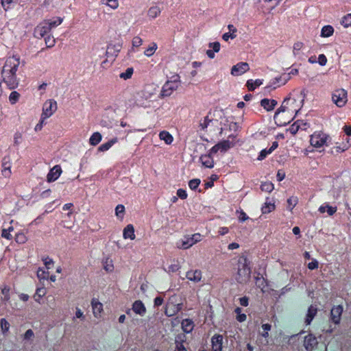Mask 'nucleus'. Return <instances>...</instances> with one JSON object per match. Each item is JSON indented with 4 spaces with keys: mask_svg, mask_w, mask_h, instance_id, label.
<instances>
[{
    "mask_svg": "<svg viewBox=\"0 0 351 351\" xmlns=\"http://www.w3.org/2000/svg\"><path fill=\"white\" fill-rule=\"evenodd\" d=\"M20 64V58L17 56L8 57L2 68L1 74L3 82L10 90L15 89L19 86L16 73Z\"/></svg>",
    "mask_w": 351,
    "mask_h": 351,
    "instance_id": "nucleus-1",
    "label": "nucleus"
},
{
    "mask_svg": "<svg viewBox=\"0 0 351 351\" xmlns=\"http://www.w3.org/2000/svg\"><path fill=\"white\" fill-rule=\"evenodd\" d=\"M251 269L246 257L241 256L238 260L237 274L236 280L239 283L243 284L250 278Z\"/></svg>",
    "mask_w": 351,
    "mask_h": 351,
    "instance_id": "nucleus-2",
    "label": "nucleus"
},
{
    "mask_svg": "<svg viewBox=\"0 0 351 351\" xmlns=\"http://www.w3.org/2000/svg\"><path fill=\"white\" fill-rule=\"evenodd\" d=\"M180 85V77L179 75H173L170 80H167L163 85L160 95L162 97L170 96L173 91L176 90Z\"/></svg>",
    "mask_w": 351,
    "mask_h": 351,
    "instance_id": "nucleus-3",
    "label": "nucleus"
},
{
    "mask_svg": "<svg viewBox=\"0 0 351 351\" xmlns=\"http://www.w3.org/2000/svg\"><path fill=\"white\" fill-rule=\"evenodd\" d=\"M57 110V103L53 99H49L46 101L43 105V113L41 116L43 119H46L50 117Z\"/></svg>",
    "mask_w": 351,
    "mask_h": 351,
    "instance_id": "nucleus-4",
    "label": "nucleus"
},
{
    "mask_svg": "<svg viewBox=\"0 0 351 351\" xmlns=\"http://www.w3.org/2000/svg\"><path fill=\"white\" fill-rule=\"evenodd\" d=\"M338 107H343L347 102V91L343 88L335 90L332 97Z\"/></svg>",
    "mask_w": 351,
    "mask_h": 351,
    "instance_id": "nucleus-5",
    "label": "nucleus"
},
{
    "mask_svg": "<svg viewBox=\"0 0 351 351\" xmlns=\"http://www.w3.org/2000/svg\"><path fill=\"white\" fill-rule=\"evenodd\" d=\"M327 138L328 136L325 134L315 133L314 134L311 135L310 141L312 146L315 147H320L326 144Z\"/></svg>",
    "mask_w": 351,
    "mask_h": 351,
    "instance_id": "nucleus-6",
    "label": "nucleus"
},
{
    "mask_svg": "<svg viewBox=\"0 0 351 351\" xmlns=\"http://www.w3.org/2000/svg\"><path fill=\"white\" fill-rule=\"evenodd\" d=\"M50 31L49 26L47 22L44 21L34 29V35L36 38H40L47 34Z\"/></svg>",
    "mask_w": 351,
    "mask_h": 351,
    "instance_id": "nucleus-7",
    "label": "nucleus"
},
{
    "mask_svg": "<svg viewBox=\"0 0 351 351\" xmlns=\"http://www.w3.org/2000/svg\"><path fill=\"white\" fill-rule=\"evenodd\" d=\"M201 237V234L198 233L194 234L191 237H186L184 240L182 241L180 247L183 249H188L196 243L200 241Z\"/></svg>",
    "mask_w": 351,
    "mask_h": 351,
    "instance_id": "nucleus-8",
    "label": "nucleus"
},
{
    "mask_svg": "<svg viewBox=\"0 0 351 351\" xmlns=\"http://www.w3.org/2000/svg\"><path fill=\"white\" fill-rule=\"evenodd\" d=\"M249 69L250 66L247 62H239L232 67L231 74L234 76H239L245 73Z\"/></svg>",
    "mask_w": 351,
    "mask_h": 351,
    "instance_id": "nucleus-9",
    "label": "nucleus"
},
{
    "mask_svg": "<svg viewBox=\"0 0 351 351\" xmlns=\"http://www.w3.org/2000/svg\"><path fill=\"white\" fill-rule=\"evenodd\" d=\"M318 344L317 338L312 334H308L304 337V347L306 351H313Z\"/></svg>",
    "mask_w": 351,
    "mask_h": 351,
    "instance_id": "nucleus-10",
    "label": "nucleus"
},
{
    "mask_svg": "<svg viewBox=\"0 0 351 351\" xmlns=\"http://www.w3.org/2000/svg\"><path fill=\"white\" fill-rule=\"evenodd\" d=\"M342 313L343 306L341 305H337L331 309L330 319L335 324H339L340 323Z\"/></svg>",
    "mask_w": 351,
    "mask_h": 351,
    "instance_id": "nucleus-11",
    "label": "nucleus"
},
{
    "mask_svg": "<svg viewBox=\"0 0 351 351\" xmlns=\"http://www.w3.org/2000/svg\"><path fill=\"white\" fill-rule=\"evenodd\" d=\"M62 173V169L60 165H55L50 169L47 176V180L48 182H51L56 180Z\"/></svg>",
    "mask_w": 351,
    "mask_h": 351,
    "instance_id": "nucleus-12",
    "label": "nucleus"
},
{
    "mask_svg": "<svg viewBox=\"0 0 351 351\" xmlns=\"http://www.w3.org/2000/svg\"><path fill=\"white\" fill-rule=\"evenodd\" d=\"M222 342H223V336L221 335H215L211 338L213 351H221L222 350Z\"/></svg>",
    "mask_w": 351,
    "mask_h": 351,
    "instance_id": "nucleus-13",
    "label": "nucleus"
},
{
    "mask_svg": "<svg viewBox=\"0 0 351 351\" xmlns=\"http://www.w3.org/2000/svg\"><path fill=\"white\" fill-rule=\"evenodd\" d=\"M2 174L5 178H9L12 173L10 157L5 156L2 160Z\"/></svg>",
    "mask_w": 351,
    "mask_h": 351,
    "instance_id": "nucleus-14",
    "label": "nucleus"
},
{
    "mask_svg": "<svg viewBox=\"0 0 351 351\" xmlns=\"http://www.w3.org/2000/svg\"><path fill=\"white\" fill-rule=\"evenodd\" d=\"M202 271L199 269L191 270L186 274V278L194 282H199L202 279Z\"/></svg>",
    "mask_w": 351,
    "mask_h": 351,
    "instance_id": "nucleus-15",
    "label": "nucleus"
},
{
    "mask_svg": "<svg viewBox=\"0 0 351 351\" xmlns=\"http://www.w3.org/2000/svg\"><path fill=\"white\" fill-rule=\"evenodd\" d=\"M234 138V136L232 135H230L228 136V140L222 141L217 144L220 152H226L230 148H231L232 147H233L234 145V143L230 141V138Z\"/></svg>",
    "mask_w": 351,
    "mask_h": 351,
    "instance_id": "nucleus-16",
    "label": "nucleus"
},
{
    "mask_svg": "<svg viewBox=\"0 0 351 351\" xmlns=\"http://www.w3.org/2000/svg\"><path fill=\"white\" fill-rule=\"evenodd\" d=\"M132 310L136 314L141 316H143L146 313V308L141 300H136L133 303Z\"/></svg>",
    "mask_w": 351,
    "mask_h": 351,
    "instance_id": "nucleus-17",
    "label": "nucleus"
},
{
    "mask_svg": "<svg viewBox=\"0 0 351 351\" xmlns=\"http://www.w3.org/2000/svg\"><path fill=\"white\" fill-rule=\"evenodd\" d=\"M208 47L212 49H208L206 55L208 58L213 59L215 58V52H219L220 50V43L219 42L210 43Z\"/></svg>",
    "mask_w": 351,
    "mask_h": 351,
    "instance_id": "nucleus-18",
    "label": "nucleus"
},
{
    "mask_svg": "<svg viewBox=\"0 0 351 351\" xmlns=\"http://www.w3.org/2000/svg\"><path fill=\"white\" fill-rule=\"evenodd\" d=\"M277 104V101L275 99H263L261 101V106L267 111L272 110Z\"/></svg>",
    "mask_w": 351,
    "mask_h": 351,
    "instance_id": "nucleus-19",
    "label": "nucleus"
},
{
    "mask_svg": "<svg viewBox=\"0 0 351 351\" xmlns=\"http://www.w3.org/2000/svg\"><path fill=\"white\" fill-rule=\"evenodd\" d=\"M123 237L125 239L134 240L135 239L134 228L132 224H128L123 229Z\"/></svg>",
    "mask_w": 351,
    "mask_h": 351,
    "instance_id": "nucleus-20",
    "label": "nucleus"
},
{
    "mask_svg": "<svg viewBox=\"0 0 351 351\" xmlns=\"http://www.w3.org/2000/svg\"><path fill=\"white\" fill-rule=\"evenodd\" d=\"M91 305L93 314L95 317H98L103 310V306L97 299L93 298L91 301Z\"/></svg>",
    "mask_w": 351,
    "mask_h": 351,
    "instance_id": "nucleus-21",
    "label": "nucleus"
},
{
    "mask_svg": "<svg viewBox=\"0 0 351 351\" xmlns=\"http://www.w3.org/2000/svg\"><path fill=\"white\" fill-rule=\"evenodd\" d=\"M317 312V308L315 306H314L313 305H311L308 307V311H307V314H306V319H305V323H306V325H309L311 323L312 320L313 319V318L316 315Z\"/></svg>",
    "mask_w": 351,
    "mask_h": 351,
    "instance_id": "nucleus-22",
    "label": "nucleus"
},
{
    "mask_svg": "<svg viewBox=\"0 0 351 351\" xmlns=\"http://www.w3.org/2000/svg\"><path fill=\"white\" fill-rule=\"evenodd\" d=\"M202 164L207 168H213L214 167V160L211 156L208 154L202 155L200 156Z\"/></svg>",
    "mask_w": 351,
    "mask_h": 351,
    "instance_id": "nucleus-23",
    "label": "nucleus"
},
{
    "mask_svg": "<svg viewBox=\"0 0 351 351\" xmlns=\"http://www.w3.org/2000/svg\"><path fill=\"white\" fill-rule=\"evenodd\" d=\"M121 49L120 45H110L106 49V56L108 57H116Z\"/></svg>",
    "mask_w": 351,
    "mask_h": 351,
    "instance_id": "nucleus-24",
    "label": "nucleus"
},
{
    "mask_svg": "<svg viewBox=\"0 0 351 351\" xmlns=\"http://www.w3.org/2000/svg\"><path fill=\"white\" fill-rule=\"evenodd\" d=\"M318 210L320 213H324L325 212H327L329 216H332L337 212V208L336 206H331L326 204L325 205L321 206Z\"/></svg>",
    "mask_w": 351,
    "mask_h": 351,
    "instance_id": "nucleus-25",
    "label": "nucleus"
},
{
    "mask_svg": "<svg viewBox=\"0 0 351 351\" xmlns=\"http://www.w3.org/2000/svg\"><path fill=\"white\" fill-rule=\"evenodd\" d=\"M181 325L182 330L186 333L191 332L194 327L193 322L190 319H183Z\"/></svg>",
    "mask_w": 351,
    "mask_h": 351,
    "instance_id": "nucleus-26",
    "label": "nucleus"
},
{
    "mask_svg": "<svg viewBox=\"0 0 351 351\" xmlns=\"http://www.w3.org/2000/svg\"><path fill=\"white\" fill-rule=\"evenodd\" d=\"M118 141V138L114 137L110 140L109 141L103 143L98 147L99 152H106L114 144H115Z\"/></svg>",
    "mask_w": 351,
    "mask_h": 351,
    "instance_id": "nucleus-27",
    "label": "nucleus"
},
{
    "mask_svg": "<svg viewBox=\"0 0 351 351\" xmlns=\"http://www.w3.org/2000/svg\"><path fill=\"white\" fill-rule=\"evenodd\" d=\"M263 84V80H256L253 81L252 80H248L246 82V86L250 91H253L254 89L261 86Z\"/></svg>",
    "mask_w": 351,
    "mask_h": 351,
    "instance_id": "nucleus-28",
    "label": "nucleus"
},
{
    "mask_svg": "<svg viewBox=\"0 0 351 351\" xmlns=\"http://www.w3.org/2000/svg\"><path fill=\"white\" fill-rule=\"evenodd\" d=\"M159 138L160 140L164 141L166 144L170 145L173 142V136L169 132L167 131H162L159 134Z\"/></svg>",
    "mask_w": 351,
    "mask_h": 351,
    "instance_id": "nucleus-29",
    "label": "nucleus"
},
{
    "mask_svg": "<svg viewBox=\"0 0 351 351\" xmlns=\"http://www.w3.org/2000/svg\"><path fill=\"white\" fill-rule=\"evenodd\" d=\"M101 138L102 136L99 132H94L89 138V143L93 146H95L100 143Z\"/></svg>",
    "mask_w": 351,
    "mask_h": 351,
    "instance_id": "nucleus-30",
    "label": "nucleus"
},
{
    "mask_svg": "<svg viewBox=\"0 0 351 351\" xmlns=\"http://www.w3.org/2000/svg\"><path fill=\"white\" fill-rule=\"evenodd\" d=\"M269 198H267V200L264 204V206H262L261 210L263 214H267L269 213L272 210L275 209V205L274 203H272L271 202H268Z\"/></svg>",
    "mask_w": 351,
    "mask_h": 351,
    "instance_id": "nucleus-31",
    "label": "nucleus"
},
{
    "mask_svg": "<svg viewBox=\"0 0 351 351\" xmlns=\"http://www.w3.org/2000/svg\"><path fill=\"white\" fill-rule=\"evenodd\" d=\"M334 33V28L331 25H325L322 27L321 31L322 37H329Z\"/></svg>",
    "mask_w": 351,
    "mask_h": 351,
    "instance_id": "nucleus-32",
    "label": "nucleus"
},
{
    "mask_svg": "<svg viewBox=\"0 0 351 351\" xmlns=\"http://www.w3.org/2000/svg\"><path fill=\"white\" fill-rule=\"evenodd\" d=\"M45 21L49 26V29L51 30L52 28L56 27L58 26L59 25H60L62 22V19L60 17H56V19L46 20Z\"/></svg>",
    "mask_w": 351,
    "mask_h": 351,
    "instance_id": "nucleus-33",
    "label": "nucleus"
},
{
    "mask_svg": "<svg viewBox=\"0 0 351 351\" xmlns=\"http://www.w3.org/2000/svg\"><path fill=\"white\" fill-rule=\"evenodd\" d=\"M161 12V10L158 6L151 7L148 10V16L152 19L156 18Z\"/></svg>",
    "mask_w": 351,
    "mask_h": 351,
    "instance_id": "nucleus-34",
    "label": "nucleus"
},
{
    "mask_svg": "<svg viewBox=\"0 0 351 351\" xmlns=\"http://www.w3.org/2000/svg\"><path fill=\"white\" fill-rule=\"evenodd\" d=\"M101 3L103 5H106L113 10H116L119 7L118 0H101Z\"/></svg>",
    "mask_w": 351,
    "mask_h": 351,
    "instance_id": "nucleus-35",
    "label": "nucleus"
},
{
    "mask_svg": "<svg viewBox=\"0 0 351 351\" xmlns=\"http://www.w3.org/2000/svg\"><path fill=\"white\" fill-rule=\"evenodd\" d=\"M289 99H290V97L285 98L284 99V101H282L281 106L277 109V110L276 111L275 114L274 116V119L275 120H276L278 119V116L280 112H283L286 111V110H287L286 104L288 102V101Z\"/></svg>",
    "mask_w": 351,
    "mask_h": 351,
    "instance_id": "nucleus-36",
    "label": "nucleus"
},
{
    "mask_svg": "<svg viewBox=\"0 0 351 351\" xmlns=\"http://www.w3.org/2000/svg\"><path fill=\"white\" fill-rule=\"evenodd\" d=\"M303 123L302 120H298V121H295L294 123H293L289 129V131L290 132V133H291L292 134H295L298 132V131L299 130V129L301 128L300 123Z\"/></svg>",
    "mask_w": 351,
    "mask_h": 351,
    "instance_id": "nucleus-37",
    "label": "nucleus"
},
{
    "mask_svg": "<svg viewBox=\"0 0 351 351\" xmlns=\"http://www.w3.org/2000/svg\"><path fill=\"white\" fill-rule=\"evenodd\" d=\"M157 49V45L156 43H152L151 46L149 47L144 52V54L147 56H152Z\"/></svg>",
    "mask_w": 351,
    "mask_h": 351,
    "instance_id": "nucleus-38",
    "label": "nucleus"
},
{
    "mask_svg": "<svg viewBox=\"0 0 351 351\" xmlns=\"http://www.w3.org/2000/svg\"><path fill=\"white\" fill-rule=\"evenodd\" d=\"M274 189V184L271 182H264L261 186V189L263 191L270 193Z\"/></svg>",
    "mask_w": 351,
    "mask_h": 351,
    "instance_id": "nucleus-39",
    "label": "nucleus"
},
{
    "mask_svg": "<svg viewBox=\"0 0 351 351\" xmlns=\"http://www.w3.org/2000/svg\"><path fill=\"white\" fill-rule=\"evenodd\" d=\"M133 68L129 67L126 69V71L123 73H121L119 75V77L124 80H128L131 78L132 74H133Z\"/></svg>",
    "mask_w": 351,
    "mask_h": 351,
    "instance_id": "nucleus-40",
    "label": "nucleus"
},
{
    "mask_svg": "<svg viewBox=\"0 0 351 351\" xmlns=\"http://www.w3.org/2000/svg\"><path fill=\"white\" fill-rule=\"evenodd\" d=\"M125 212V207L122 204H119L115 208V215L119 218H123Z\"/></svg>",
    "mask_w": 351,
    "mask_h": 351,
    "instance_id": "nucleus-41",
    "label": "nucleus"
},
{
    "mask_svg": "<svg viewBox=\"0 0 351 351\" xmlns=\"http://www.w3.org/2000/svg\"><path fill=\"white\" fill-rule=\"evenodd\" d=\"M341 24L346 28L351 26V18L349 14L345 15L341 21Z\"/></svg>",
    "mask_w": 351,
    "mask_h": 351,
    "instance_id": "nucleus-42",
    "label": "nucleus"
},
{
    "mask_svg": "<svg viewBox=\"0 0 351 351\" xmlns=\"http://www.w3.org/2000/svg\"><path fill=\"white\" fill-rule=\"evenodd\" d=\"M19 97H20V95L18 92L12 91L9 96L10 102L12 104L16 103L19 99Z\"/></svg>",
    "mask_w": 351,
    "mask_h": 351,
    "instance_id": "nucleus-43",
    "label": "nucleus"
},
{
    "mask_svg": "<svg viewBox=\"0 0 351 351\" xmlns=\"http://www.w3.org/2000/svg\"><path fill=\"white\" fill-rule=\"evenodd\" d=\"M15 241L18 243L23 244V243H25L26 242L27 238H26L25 235L23 233L19 232V233L16 234V236H15Z\"/></svg>",
    "mask_w": 351,
    "mask_h": 351,
    "instance_id": "nucleus-44",
    "label": "nucleus"
},
{
    "mask_svg": "<svg viewBox=\"0 0 351 351\" xmlns=\"http://www.w3.org/2000/svg\"><path fill=\"white\" fill-rule=\"evenodd\" d=\"M200 184L199 179H193L189 182V186L191 190H195Z\"/></svg>",
    "mask_w": 351,
    "mask_h": 351,
    "instance_id": "nucleus-45",
    "label": "nucleus"
},
{
    "mask_svg": "<svg viewBox=\"0 0 351 351\" xmlns=\"http://www.w3.org/2000/svg\"><path fill=\"white\" fill-rule=\"evenodd\" d=\"M0 325L3 333L8 331L10 324L5 320V319L2 318L0 319Z\"/></svg>",
    "mask_w": 351,
    "mask_h": 351,
    "instance_id": "nucleus-46",
    "label": "nucleus"
},
{
    "mask_svg": "<svg viewBox=\"0 0 351 351\" xmlns=\"http://www.w3.org/2000/svg\"><path fill=\"white\" fill-rule=\"evenodd\" d=\"M17 0H1V5L5 10H8L10 8L12 3L16 2Z\"/></svg>",
    "mask_w": 351,
    "mask_h": 351,
    "instance_id": "nucleus-47",
    "label": "nucleus"
},
{
    "mask_svg": "<svg viewBox=\"0 0 351 351\" xmlns=\"http://www.w3.org/2000/svg\"><path fill=\"white\" fill-rule=\"evenodd\" d=\"M10 288L7 286H4L1 289V293L3 295V299L5 301H8L10 300Z\"/></svg>",
    "mask_w": 351,
    "mask_h": 351,
    "instance_id": "nucleus-48",
    "label": "nucleus"
},
{
    "mask_svg": "<svg viewBox=\"0 0 351 351\" xmlns=\"http://www.w3.org/2000/svg\"><path fill=\"white\" fill-rule=\"evenodd\" d=\"M271 149H263L261 152H260V154L259 156H258V160H263V159H265L266 158V156L271 154Z\"/></svg>",
    "mask_w": 351,
    "mask_h": 351,
    "instance_id": "nucleus-49",
    "label": "nucleus"
},
{
    "mask_svg": "<svg viewBox=\"0 0 351 351\" xmlns=\"http://www.w3.org/2000/svg\"><path fill=\"white\" fill-rule=\"evenodd\" d=\"M45 44L48 48L52 47L55 44V39L50 36H47L45 38Z\"/></svg>",
    "mask_w": 351,
    "mask_h": 351,
    "instance_id": "nucleus-50",
    "label": "nucleus"
},
{
    "mask_svg": "<svg viewBox=\"0 0 351 351\" xmlns=\"http://www.w3.org/2000/svg\"><path fill=\"white\" fill-rule=\"evenodd\" d=\"M212 121L211 119L208 118V117H204V120L203 123H199V127L202 130H205L208 126L209 123Z\"/></svg>",
    "mask_w": 351,
    "mask_h": 351,
    "instance_id": "nucleus-51",
    "label": "nucleus"
},
{
    "mask_svg": "<svg viewBox=\"0 0 351 351\" xmlns=\"http://www.w3.org/2000/svg\"><path fill=\"white\" fill-rule=\"evenodd\" d=\"M304 44L301 42H298V43H295L294 45H293V54L295 56L298 55V51H300L302 47H303Z\"/></svg>",
    "mask_w": 351,
    "mask_h": 351,
    "instance_id": "nucleus-52",
    "label": "nucleus"
},
{
    "mask_svg": "<svg viewBox=\"0 0 351 351\" xmlns=\"http://www.w3.org/2000/svg\"><path fill=\"white\" fill-rule=\"evenodd\" d=\"M143 43V40L142 39L138 37V36H135L133 39H132V46L133 47H139L142 45Z\"/></svg>",
    "mask_w": 351,
    "mask_h": 351,
    "instance_id": "nucleus-53",
    "label": "nucleus"
},
{
    "mask_svg": "<svg viewBox=\"0 0 351 351\" xmlns=\"http://www.w3.org/2000/svg\"><path fill=\"white\" fill-rule=\"evenodd\" d=\"M237 213H239L238 218L241 222H243L248 219V217L247 216L246 213L243 210H241L240 211L237 210Z\"/></svg>",
    "mask_w": 351,
    "mask_h": 351,
    "instance_id": "nucleus-54",
    "label": "nucleus"
},
{
    "mask_svg": "<svg viewBox=\"0 0 351 351\" xmlns=\"http://www.w3.org/2000/svg\"><path fill=\"white\" fill-rule=\"evenodd\" d=\"M177 195L182 199H185L187 197V193L185 190L180 189L177 191Z\"/></svg>",
    "mask_w": 351,
    "mask_h": 351,
    "instance_id": "nucleus-55",
    "label": "nucleus"
},
{
    "mask_svg": "<svg viewBox=\"0 0 351 351\" xmlns=\"http://www.w3.org/2000/svg\"><path fill=\"white\" fill-rule=\"evenodd\" d=\"M318 62L319 64L321 65V66H324L326 65V62H327V58L326 57L325 55L324 54H320L319 56H318Z\"/></svg>",
    "mask_w": 351,
    "mask_h": 351,
    "instance_id": "nucleus-56",
    "label": "nucleus"
},
{
    "mask_svg": "<svg viewBox=\"0 0 351 351\" xmlns=\"http://www.w3.org/2000/svg\"><path fill=\"white\" fill-rule=\"evenodd\" d=\"M237 36L236 34H231L230 32L225 33L222 36V38L225 41H228L229 38L234 39Z\"/></svg>",
    "mask_w": 351,
    "mask_h": 351,
    "instance_id": "nucleus-57",
    "label": "nucleus"
},
{
    "mask_svg": "<svg viewBox=\"0 0 351 351\" xmlns=\"http://www.w3.org/2000/svg\"><path fill=\"white\" fill-rule=\"evenodd\" d=\"M318 261L316 260H313L312 262L308 264V268L311 270L315 269L318 267Z\"/></svg>",
    "mask_w": 351,
    "mask_h": 351,
    "instance_id": "nucleus-58",
    "label": "nucleus"
},
{
    "mask_svg": "<svg viewBox=\"0 0 351 351\" xmlns=\"http://www.w3.org/2000/svg\"><path fill=\"white\" fill-rule=\"evenodd\" d=\"M287 203L291 206V210L293 209V208L297 204V199L296 197H291L287 200Z\"/></svg>",
    "mask_w": 351,
    "mask_h": 351,
    "instance_id": "nucleus-59",
    "label": "nucleus"
},
{
    "mask_svg": "<svg viewBox=\"0 0 351 351\" xmlns=\"http://www.w3.org/2000/svg\"><path fill=\"white\" fill-rule=\"evenodd\" d=\"M180 268V265L178 264H172L169 267V272H175L178 271Z\"/></svg>",
    "mask_w": 351,
    "mask_h": 351,
    "instance_id": "nucleus-60",
    "label": "nucleus"
},
{
    "mask_svg": "<svg viewBox=\"0 0 351 351\" xmlns=\"http://www.w3.org/2000/svg\"><path fill=\"white\" fill-rule=\"evenodd\" d=\"M34 336V332L31 329H28L25 335H24V339H29L31 337Z\"/></svg>",
    "mask_w": 351,
    "mask_h": 351,
    "instance_id": "nucleus-61",
    "label": "nucleus"
},
{
    "mask_svg": "<svg viewBox=\"0 0 351 351\" xmlns=\"http://www.w3.org/2000/svg\"><path fill=\"white\" fill-rule=\"evenodd\" d=\"M1 236L7 239H10L12 238L10 233L7 230V229H3L2 230Z\"/></svg>",
    "mask_w": 351,
    "mask_h": 351,
    "instance_id": "nucleus-62",
    "label": "nucleus"
},
{
    "mask_svg": "<svg viewBox=\"0 0 351 351\" xmlns=\"http://www.w3.org/2000/svg\"><path fill=\"white\" fill-rule=\"evenodd\" d=\"M22 137V135L21 133H16L14 134V143L16 145H18L19 143H20V141L19 140Z\"/></svg>",
    "mask_w": 351,
    "mask_h": 351,
    "instance_id": "nucleus-63",
    "label": "nucleus"
},
{
    "mask_svg": "<svg viewBox=\"0 0 351 351\" xmlns=\"http://www.w3.org/2000/svg\"><path fill=\"white\" fill-rule=\"evenodd\" d=\"M240 304L243 306H247L248 305V298L247 297H243L239 299Z\"/></svg>",
    "mask_w": 351,
    "mask_h": 351,
    "instance_id": "nucleus-64",
    "label": "nucleus"
}]
</instances>
